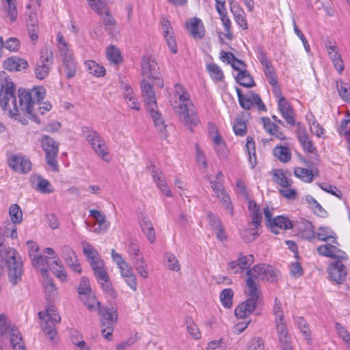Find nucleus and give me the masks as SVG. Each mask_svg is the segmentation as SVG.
Listing matches in <instances>:
<instances>
[{
    "mask_svg": "<svg viewBox=\"0 0 350 350\" xmlns=\"http://www.w3.org/2000/svg\"><path fill=\"white\" fill-rule=\"evenodd\" d=\"M343 260H337L329 264L328 273L330 279L336 284H342L347 278L345 266L342 263Z\"/></svg>",
    "mask_w": 350,
    "mask_h": 350,
    "instance_id": "obj_12",
    "label": "nucleus"
},
{
    "mask_svg": "<svg viewBox=\"0 0 350 350\" xmlns=\"http://www.w3.org/2000/svg\"><path fill=\"white\" fill-rule=\"evenodd\" d=\"M90 216L93 217L98 224V227L95 228L94 232L96 233L104 232L109 226V224L107 222L105 215L100 211L97 210H90Z\"/></svg>",
    "mask_w": 350,
    "mask_h": 350,
    "instance_id": "obj_33",
    "label": "nucleus"
},
{
    "mask_svg": "<svg viewBox=\"0 0 350 350\" xmlns=\"http://www.w3.org/2000/svg\"><path fill=\"white\" fill-rule=\"evenodd\" d=\"M271 231L275 234H279L280 230H288L293 227L292 221L283 215L274 217L269 226Z\"/></svg>",
    "mask_w": 350,
    "mask_h": 350,
    "instance_id": "obj_25",
    "label": "nucleus"
},
{
    "mask_svg": "<svg viewBox=\"0 0 350 350\" xmlns=\"http://www.w3.org/2000/svg\"><path fill=\"white\" fill-rule=\"evenodd\" d=\"M27 15L26 27L29 36L32 42H36L38 39L39 34L38 14L36 11L29 10V12H27Z\"/></svg>",
    "mask_w": 350,
    "mask_h": 350,
    "instance_id": "obj_17",
    "label": "nucleus"
},
{
    "mask_svg": "<svg viewBox=\"0 0 350 350\" xmlns=\"http://www.w3.org/2000/svg\"><path fill=\"white\" fill-rule=\"evenodd\" d=\"M234 293L231 288H225L220 293V301L226 308H230L232 306V298Z\"/></svg>",
    "mask_w": 350,
    "mask_h": 350,
    "instance_id": "obj_49",
    "label": "nucleus"
},
{
    "mask_svg": "<svg viewBox=\"0 0 350 350\" xmlns=\"http://www.w3.org/2000/svg\"><path fill=\"white\" fill-rule=\"evenodd\" d=\"M18 107L24 115L29 116L30 118L36 123L41 124L40 120L36 116L35 112V104L44 98L46 90L42 86H38L29 91L19 88Z\"/></svg>",
    "mask_w": 350,
    "mask_h": 350,
    "instance_id": "obj_5",
    "label": "nucleus"
},
{
    "mask_svg": "<svg viewBox=\"0 0 350 350\" xmlns=\"http://www.w3.org/2000/svg\"><path fill=\"white\" fill-rule=\"evenodd\" d=\"M63 65L64 66L65 72L66 73V78L68 79L73 78L77 72V63L74 58L64 59Z\"/></svg>",
    "mask_w": 350,
    "mask_h": 350,
    "instance_id": "obj_47",
    "label": "nucleus"
},
{
    "mask_svg": "<svg viewBox=\"0 0 350 350\" xmlns=\"http://www.w3.org/2000/svg\"><path fill=\"white\" fill-rule=\"evenodd\" d=\"M141 90L146 108L148 107H157L155 94L152 85L145 79H143L141 82Z\"/></svg>",
    "mask_w": 350,
    "mask_h": 350,
    "instance_id": "obj_21",
    "label": "nucleus"
},
{
    "mask_svg": "<svg viewBox=\"0 0 350 350\" xmlns=\"http://www.w3.org/2000/svg\"><path fill=\"white\" fill-rule=\"evenodd\" d=\"M258 236L257 229L246 228L241 232V237L245 243H250L254 241Z\"/></svg>",
    "mask_w": 350,
    "mask_h": 350,
    "instance_id": "obj_62",
    "label": "nucleus"
},
{
    "mask_svg": "<svg viewBox=\"0 0 350 350\" xmlns=\"http://www.w3.org/2000/svg\"><path fill=\"white\" fill-rule=\"evenodd\" d=\"M38 316L40 319H52L55 322H60L61 317L57 313V310L53 306H49L45 312H39Z\"/></svg>",
    "mask_w": 350,
    "mask_h": 350,
    "instance_id": "obj_52",
    "label": "nucleus"
},
{
    "mask_svg": "<svg viewBox=\"0 0 350 350\" xmlns=\"http://www.w3.org/2000/svg\"><path fill=\"white\" fill-rule=\"evenodd\" d=\"M328 55L331 59L334 68L338 70L339 74H341L344 70L345 66L339 51L331 54H328Z\"/></svg>",
    "mask_w": 350,
    "mask_h": 350,
    "instance_id": "obj_53",
    "label": "nucleus"
},
{
    "mask_svg": "<svg viewBox=\"0 0 350 350\" xmlns=\"http://www.w3.org/2000/svg\"><path fill=\"white\" fill-rule=\"evenodd\" d=\"M267 267V265L265 264L256 265L252 269H249L247 271V275L256 280H260L264 273L263 272L266 271Z\"/></svg>",
    "mask_w": 350,
    "mask_h": 350,
    "instance_id": "obj_51",
    "label": "nucleus"
},
{
    "mask_svg": "<svg viewBox=\"0 0 350 350\" xmlns=\"http://www.w3.org/2000/svg\"><path fill=\"white\" fill-rule=\"evenodd\" d=\"M29 66L27 61L23 58L13 56L8 58L3 62L5 69L10 71H21Z\"/></svg>",
    "mask_w": 350,
    "mask_h": 350,
    "instance_id": "obj_22",
    "label": "nucleus"
},
{
    "mask_svg": "<svg viewBox=\"0 0 350 350\" xmlns=\"http://www.w3.org/2000/svg\"><path fill=\"white\" fill-rule=\"evenodd\" d=\"M42 150L46 154L47 164L51 167L53 172L59 170L57 163V154L59 152V144L51 137L44 135L40 139Z\"/></svg>",
    "mask_w": 350,
    "mask_h": 350,
    "instance_id": "obj_9",
    "label": "nucleus"
},
{
    "mask_svg": "<svg viewBox=\"0 0 350 350\" xmlns=\"http://www.w3.org/2000/svg\"><path fill=\"white\" fill-rule=\"evenodd\" d=\"M294 174L306 183H311L314 176L313 170L302 167H295Z\"/></svg>",
    "mask_w": 350,
    "mask_h": 350,
    "instance_id": "obj_42",
    "label": "nucleus"
},
{
    "mask_svg": "<svg viewBox=\"0 0 350 350\" xmlns=\"http://www.w3.org/2000/svg\"><path fill=\"white\" fill-rule=\"evenodd\" d=\"M120 86L124 90V98L128 106L135 110L139 111L140 109V104L134 95L131 88L124 81H120Z\"/></svg>",
    "mask_w": 350,
    "mask_h": 350,
    "instance_id": "obj_28",
    "label": "nucleus"
},
{
    "mask_svg": "<svg viewBox=\"0 0 350 350\" xmlns=\"http://www.w3.org/2000/svg\"><path fill=\"white\" fill-rule=\"evenodd\" d=\"M257 57L262 66V70L269 84L273 87L275 94H280V90L278 85V78L271 62L267 56L266 52L261 46L256 49Z\"/></svg>",
    "mask_w": 350,
    "mask_h": 350,
    "instance_id": "obj_8",
    "label": "nucleus"
},
{
    "mask_svg": "<svg viewBox=\"0 0 350 350\" xmlns=\"http://www.w3.org/2000/svg\"><path fill=\"white\" fill-rule=\"evenodd\" d=\"M336 233L327 226H321L319 228L317 232H316V238L321 241H327L329 239H332V243H338L336 241Z\"/></svg>",
    "mask_w": 350,
    "mask_h": 350,
    "instance_id": "obj_37",
    "label": "nucleus"
},
{
    "mask_svg": "<svg viewBox=\"0 0 350 350\" xmlns=\"http://www.w3.org/2000/svg\"><path fill=\"white\" fill-rule=\"evenodd\" d=\"M8 164L14 171L21 174H27L31 170L30 160L21 155H12L8 160Z\"/></svg>",
    "mask_w": 350,
    "mask_h": 350,
    "instance_id": "obj_15",
    "label": "nucleus"
},
{
    "mask_svg": "<svg viewBox=\"0 0 350 350\" xmlns=\"http://www.w3.org/2000/svg\"><path fill=\"white\" fill-rule=\"evenodd\" d=\"M299 236L304 239L312 241L316 238L312 224L308 220L302 221L299 226Z\"/></svg>",
    "mask_w": 350,
    "mask_h": 350,
    "instance_id": "obj_30",
    "label": "nucleus"
},
{
    "mask_svg": "<svg viewBox=\"0 0 350 350\" xmlns=\"http://www.w3.org/2000/svg\"><path fill=\"white\" fill-rule=\"evenodd\" d=\"M336 85L341 98L346 102L350 103V84L339 80L336 81Z\"/></svg>",
    "mask_w": 350,
    "mask_h": 350,
    "instance_id": "obj_45",
    "label": "nucleus"
},
{
    "mask_svg": "<svg viewBox=\"0 0 350 350\" xmlns=\"http://www.w3.org/2000/svg\"><path fill=\"white\" fill-rule=\"evenodd\" d=\"M185 27L191 36L196 40H201L205 36V29L202 21L197 18H189L185 23Z\"/></svg>",
    "mask_w": 350,
    "mask_h": 350,
    "instance_id": "obj_16",
    "label": "nucleus"
},
{
    "mask_svg": "<svg viewBox=\"0 0 350 350\" xmlns=\"http://www.w3.org/2000/svg\"><path fill=\"white\" fill-rule=\"evenodd\" d=\"M233 130L237 135L243 136L247 133V125L242 119H237L234 125Z\"/></svg>",
    "mask_w": 350,
    "mask_h": 350,
    "instance_id": "obj_64",
    "label": "nucleus"
},
{
    "mask_svg": "<svg viewBox=\"0 0 350 350\" xmlns=\"http://www.w3.org/2000/svg\"><path fill=\"white\" fill-rule=\"evenodd\" d=\"M83 253L88 258L92 267L96 265H103V261L102 260L98 252L88 242H83Z\"/></svg>",
    "mask_w": 350,
    "mask_h": 350,
    "instance_id": "obj_23",
    "label": "nucleus"
},
{
    "mask_svg": "<svg viewBox=\"0 0 350 350\" xmlns=\"http://www.w3.org/2000/svg\"><path fill=\"white\" fill-rule=\"evenodd\" d=\"M276 333L282 350H293L292 338L286 322L275 323Z\"/></svg>",
    "mask_w": 350,
    "mask_h": 350,
    "instance_id": "obj_14",
    "label": "nucleus"
},
{
    "mask_svg": "<svg viewBox=\"0 0 350 350\" xmlns=\"http://www.w3.org/2000/svg\"><path fill=\"white\" fill-rule=\"evenodd\" d=\"M317 250L318 254L323 256L334 258L336 260H348L347 254L345 252L337 248L335 245L332 244L321 245L319 246Z\"/></svg>",
    "mask_w": 350,
    "mask_h": 350,
    "instance_id": "obj_13",
    "label": "nucleus"
},
{
    "mask_svg": "<svg viewBox=\"0 0 350 350\" xmlns=\"http://www.w3.org/2000/svg\"><path fill=\"white\" fill-rule=\"evenodd\" d=\"M106 55L107 59L113 64H119L122 62L120 51L113 45L107 49Z\"/></svg>",
    "mask_w": 350,
    "mask_h": 350,
    "instance_id": "obj_46",
    "label": "nucleus"
},
{
    "mask_svg": "<svg viewBox=\"0 0 350 350\" xmlns=\"http://www.w3.org/2000/svg\"><path fill=\"white\" fill-rule=\"evenodd\" d=\"M0 334L9 336L14 350H26L22 336L16 326L7 321L6 315L0 314Z\"/></svg>",
    "mask_w": 350,
    "mask_h": 350,
    "instance_id": "obj_7",
    "label": "nucleus"
},
{
    "mask_svg": "<svg viewBox=\"0 0 350 350\" xmlns=\"http://www.w3.org/2000/svg\"><path fill=\"white\" fill-rule=\"evenodd\" d=\"M7 267L10 282L17 284L21 280L23 271V262L17 252L12 247H5L3 244L0 246V275Z\"/></svg>",
    "mask_w": 350,
    "mask_h": 350,
    "instance_id": "obj_4",
    "label": "nucleus"
},
{
    "mask_svg": "<svg viewBox=\"0 0 350 350\" xmlns=\"http://www.w3.org/2000/svg\"><path fill=\"white\" fill-rule=\"evenodd\" d=\"M261 121L263 124L264 129L269 134L276 137L281 140L286 139L284 134L280 131L279 126L275 123L271 122L269 118L263 117L261 118Z\"/></svg>",
    "mask_w": 350,
    "mask_h": 350,
    "instance_id": "obj_34",
    "label": "nucleus"
},
{
    "mask_svg": "<svg viewBox=\"0 0 350 350\" xmlns=\"http://www.w3.org/2000/svg\"><path fill=\"white\" fill-rule=\"evenodd\" d=\"M31 259L33 265L40 271L43 276H46L48 274V267H51L48 260L42 255H34Z\"/></svg>",
    "mask_w": 350,
    "mask_h": 350,
    "instance_id": "obj_38",
    "label": "nucleus"
},
{
    "mask_svg": "<svg viewBox=\"0 0 350 350\" xmlns=\"http://www.w3.org/2000/svg\"><path fill=\"white\" fill-rule=\"evenodd\" d=\"M306 200L310 208L313 211L314 214L323 217L326 213V211L323 209L321 205L312 196H307Z\"/></svg>",
    "mask_w": 350,
    "mask_h": 350,
    "instance_id": "obj_48",
    "label": "nucleus"
},
{
    "mask_svg": "<svg viewBox=\"0 0 350 350\" xmlns=\"http://www.w3.org/2000/svg\"><path fill=\"white\" fill-rule=\"evenodd\" d=\"M291 173L282 170H273V181L283 188H288L291 185L292 181L289 178Z\"/></svg>",
    "mask_w": 350,
    "mask_h": 350,
    "instance_id": "obj_32",
    "label": "nucleus"
},
{
    "mask_svg": "<svg viewBox=\"0 0 350 350\" xmlns=\"http://www.w3.org/2000/svg\"><path fill=\"white\" fill-rule=\"evenodd\" d=\"M147 112L149 113L150 118H152L154 126L157 129L162 133H164L166 131V124L163 118V116L161 113L159 112L157 107H148L146 108Z\"/></svg>",
    "mask_w": 350,
    "mask_h": 350,
    "instance_id": "obj_29",
    "label": "nucleus"
},
{
    "mask_svg": "<svg viewBox=\"0 0 350 350\" xmlns=\"http://www.w3.org/2000/svg\"><path fill=\"white\" fill-rule=\"evenodd\" d=\"M254 261V258L252 254L243 256L242 253H240L238 258L239 267L242 270L247 269L250 267Z\"/></svg>",
    "mask_w": 350,
    "mask_h": 350,
    "instance_id": "obj_61",
    "label": "nucleus"
},
{
    "mask_svg": "<svg viewBox=\"0 0 350 350\" xmlns=\"http://www.w3.org/2000/svg\"><path fill=\"white\" fill-rule=\"evenodd\" d=\"M92 269L98 282L101 281L106 282L107 279H109V277L104 269V265H96L94 267H92Z\"/></svg>",
    "mask_w": 350,
    "mask_h": 350,
    "instance_id": "obj_63",
    "label": "nucleus"
},
{
    "mask_svg": "<svg viewBox=\"0 0 350 350\" xmlns=\"http://www.w3.org/2000/svg\"><path fill=\"white\" fill-rule=\"evenodd\" d=\"M237 83L245 88H252L256 85L254 80L247 70L238 72L235 77Z\"/></svg>",
    "mask_w": 350,
    "mask_h": 350,
    "instance_id": "obj_39",
    "label": "nucleus"
},
{
    "mask_svg": "<svg viewBox=\"0 0 350 350\" xmlns=\"http://www.w3.org/2000/svg\"><path fill=\"white\" fill-rule=\"evenodd\" d=\"M295 322L303 335L308 339L310 336V331L306 321L302 317H295Z\"/></svg>",
    "mask_w": 350,
    "mask_h": 350,
    "instance_id": "obj_60",
    "label": "nucleus"
},
{
    "mask_svg": "<svg viewBox=\"0 0 350 350\" xmlns=\"http://www.w3.org/2000/svg\"><path fill=\"white\" fill-rule=\"evenodd\" d=\"M81 299L90 310H94L96 305L98 306V315L100 318L101 332L105 338L111 340L114 325L118 321L117 311L113 308L101 306L100 303L96 300L94 295L90 294Z\"/></svg>",
    "mask_w": 350,
    "mask_h": 350,
    "instance_id": "obj_3",
    "label": "nucleus"
},
{
    "mask_svg": "<svg viewBox=\"0 0 350 350\" xmlns=\"http://www.w3.org/2000/svg\"><path fill=\"white\" fill-rule=\"evenodd\" d=\"M81 135L92 146L98 156L101 157L104 161L109 162V159L107 158L109 152L106 144L95 130L90 126H82Z\"/></svg>",
    "mask_w": 350,
    "mask_h": 350,
    "instance_id": "obj_6",
    "label": "nucleus"
},
{
    "mask_svg": "<svg viewBox=\"0 0 350 350\" xmlns=\"http://www.w3.org/2000/svg\"><path fill=\"white\" fill-rule=\"evenodd\" d=\"M236 92L237 93L239 105L243 109L250 110L254 105H256L259 111H267L265 105L258 94L250 91L247 94H243L239 88H236Z\"/></svg>",
    "mask_w": 350,
    "mask_h": 350,
    "instance_id": "obj_10",
    "label": "nucleus"
},
{
    "mask_svg": "<svg viewBox=\"0 0 350 350\" xmlns=\"http://www.w3.org/2000/svg\"><path fill=\"white\" fill-rule=\"evenodd\" d=\"M91 8L99 15H102L109 11L105 3L100 0H88Z\"/></svg>",
    "mask_w": 350,
    "mask_h": 350,
    "instance_id": "obj_58",
    "label": "nucleus"
},
{
    "mask_svg": "<svg viewBox=\"0 0 350 350\" xmlns=\"http://www.w3.org/2000/svg\"><path fill=\"white\" fill-rule=\"evenodd\" d=\"M9 215L12 224H18L23 220V213L20 206L16 204H12L9 208Z\"/></svg>",
    "mask_w": 350,
    "mask_h": 350,
    "instance_id": "obj_44",
    "label": "nucleus"
},
{
    "mask_svg": "<svg viewBox=\"0 0 350 350\" xmlns=\"http://www.w3.org/2000/svg\"><path fill=\"white\" fill-rule=\"evenodd\" d=\"M185 323L187 325V332L191 336L196 340L200 339L201 338V333L198 325L194 323L192 318L190 317H186L185 319Z\"/></svg>",
    "mask_w": 350,
    "mask_h": 350,
    "instance_id": "obj_43",
    "label": "nucleus"
},
{
    "mask_svg": "<svg viewBox=\"0 0 350 350\" xmlns=\"http://www.w3.org/2000/svg\"><path fill=\"white\" fill-rule=\"evenodd\" d=\"M216 10L220 16V19L222 21V24L224 29L231 28V22L228 16L227 11L225 7V1H218L216 3Z\"/></svg>",
    "mask_w": 350,
    "mask_h": 350,
    "instance_id": "obj_41",
    "label": "nucleus"
},
{
    "mask_svg": "<svg viewBox=\"0 0 350 350\" xmlns=\"http://www.w3.org/2000/svg\"><path fill=\"white\" fill-rule=\"evenodd\" d=\"M15 85L9 77L0 76V106L3 111L8 112V116L26 125L28 121L26 118L21 116V111L18 107L15 96Z\"/></svg>",
    "mask_w": 350,
    "mask_h": 350,
    "instance_id": "obj_2",
    "label": "nucleus"
},
{
    "mask_svg": "<svg viewBox=\"0 0 350 350\" xmlns=\"http://www.w3.org/2000/svg\"><path fill=\"white\" fill-rule=\"evenodd\" d=\"M275 95L277 97H279L278 108L282 117L289 125L294 126L295 124V119L293 107L281 94Z\"/></svg>",
    "mask_w": 350,
    "mask_h": 350,
    "instance_id": "obj_18",
    "label": "nucleus"
},
{
    "mask_svg": "<svg viewBox=\"0 0 350 350\" xmlns=\"http://www.w3.org/2000/svg\"><path fill=\"white\" fill-rule=\"evenodd\" d=\"M141 69L142 76L148 79L157 78V75L159 74L157 63L148 57H143Z\"/></svg>",
    "mask_w": 350,
    "mask_h": 350,
    "instance_id": "obj_20",
    "label": "nucleus"
},
{
    "mask_svg": "<svg viewBox=\"0 0 350 350\" xmlns=\"http://www.w3.org/2000/svg\"><path fill=\"white\" fill-rule=\"evenodd\" d=\"M40 320L44 333L51 341H53L57 335L55 325L59 322H55L52 319H40Z\"/></svg>",
    "mask_w": 350,
    "mask_h": 350,
    "instance_id": "obj_36",
    "label": "nucleus"
},
{
    "mask_svg": "<svg viewBox=\"0 0 350 350\" xmlns=\"http://www.w3.org/2000/svg\"><path fill=\"white\" fill-rule=\"evenodd\" d=\"M165 258L167 262V267L170 270L174 271L180 270V265L174 254L171 252H166L165 254Z\"/></svg>",
    "mask_w": 350,
    "mask_h": 350,
    "instance_id": "obj_59",
    "label": "nucleus"
},
{
    "mask_svg": "<svg viewBox=\"0 0 350 350\" xmlns=\"http://www.w3.org/2000/svg\"><path fill=\"white\" fill-rule=\"evenodd\" d=\"M273 314L275 316V323H283L285 322L284 319V312L282 307L281 301L278 299H275V304L273 306Z\"/></svg>",
    "mask_w": 350,
    "mask_h": 350,
    "instance_id": "obj_57",
    "label": "nucleus"
},
{
    "mask_svg": "<svg viewBox=\"0 0 350 350\" xmlns=\"http://www.w3.org/2000/svg\"><path fill=\"white\" fill-rule=\"evenodd\" d=\"M87 70L95 77H103L105 75V68L97 64L95 61L88 60L85 62Z\"/></svg>",
    "mask_w": 350,
    "mask_h": 350,
    "instance_id": "obj_40",
    "label": "nucleus"
},
{
    "mask_svg": "<svg viewBox=\"0 0 350 350\" xmlns=\"http://www.w3.org/2000/svg\"><path fill=\"white\" fill-rule=\"evenodd\" d=\"M139 225L143 233L150 243H154L156 240V234L151 221L147 217H142L139 219Z\"/></svg>",
    "mask_w": 350,
    "mask_h": 350,
    "instance_id": "obj_31",
    "label": "nucleus"
},
{
    "mask_svg": "<svg viewBox=\"0 0 350 350\" xmlns=\"http://www.w3.org/2000/svg\"><path fill=\"white\" fill-rule=\"evenodd\" d=\"M119 269L125 282L133 291H135L137 290V278L132 267L126 263L120 267Z\"/></svg>",
    "mask_w": 350,
    "mask_h": 350,
    "instance_id": "obj_27",
    "label": "nucleus"
},
{
    "mask_svg": "<svg viewBox=\"0 0 350 350\" xmlns=\"http://www.w3.org/2000/svg\"><path fill=\"white\" fill-rule=\"evenodd\" d=\"M207 70L211 78L216 81H221L224 77L221 69L215 64H208Z\"/></svg>",
    "mask_w": 350,
    "mask_h": 350,
    "instance_id": "obj_55",
    "label": "nucleus"
},
{
    "mask_svg": "<svg viewBox=\"0 0 350 350\" xmlns=\"http://www.w3.org/2000/svg\"><path fill=\"white\" fill-rule=\"evenodd\" d=\"M150 173L159 190L167 197H172V191L161 170L155 165H152Z\"/></svg>",
    "mask_w": 350,
    "mask_h": 350,
    "instance_id": "obj_19",
    "label": "nucleus"
},
{
    "mask_svg": "<svg viewBox=\"0 0 350 350\" xmlns=\"http://www.w3.org/2000/svg\"><path fill=\"white\" fill-rule=\"evenodd\" d=\"M310 116L313 118L312 114H310ZM306 119L308 121L310 131L319 137H322L324 134L325 129L318 123L316 120H313L311 122V120L309 118L308 115H307Z\"/></svg>",
    "mask_w": 350,
    "mask_h": 350,
    "instance_id": "obj_56",
    "label": "nucleus"
},
{
    "mask_svg": "<svg viewBox=\"0 0 350 350\" xmlns=\"http://www.w3.org/2000/svg\"><path fill=\"white\" fill-rule=\"evenodd\" d=\"M53 63V55L51 51H46L41 55L35 67V76L38 79H45L50 73Z\"/></svg>",
    "mask_w": 350,
    "mask_h": 350,
    "instance_id": "obj_11",
    "label": "nucleus"
},
{
    "mask_svg": "<svg viewBox=\"0 0 350 350\" xmlns=\"http://www.w3.org/2000/svg\"><path fill=\"white\" fill-rule=\"evenodd\" d=\"M256 279L251 277H247L246 280V286L247 291L245 292L246 294L250 296L248 299H253V300L257 304V301L260 297V291L259 290V285L256 282Z\"/></svg>",
    "mask_w": 350,
    "mask_h": 350,
    "instance_id": "obj_35",
    "label": "nucleus"
},
{
    "mask_svg": "<svg viewBox=\"0 0 350 350\" xmlns=\"http://www.w3.org/2000/svg\"><path fill=\"white\" fill-rule=\"evenodd\" d=\"M256 305L253 299H247L235 308L234 314L239 319L245 318L254 311Z\"/></svg>",
    "mask_w": 350,
    "mask_h": 350,
    "instance_id": "obj_24",
    "label": "nucleus"
},
{
    "mask_svg": "<svg viewBox=\"0 0 350 350\" xmlns=\"http://www.w3.org/2000/svg\"><path fill=\"white\" fill-rule=\"evenodd\" d=\"M135 270L137 271L139 275L143 278H147L148 277V273L147 271V266L145 262L144 258H137L132 261Z\"/></svg>",
    "mask_w": 350,
    "mask_h": 350,
    "instance_id": "obj_54",
    "label": "nucleus"
},
{
    "mask_svg": "<svg viewBox=\"0 0 350 350\" xmlns=\"http://www.w3.org/2000/svg\"><path fill=\"white\" fill-rule=\"evenodd\" d=\"M31 182L33 187L38 191L42 193H53L54 189L51 183L46 179L43 178L40 175H33L31 177Z\"/></svg>",
    "mask_w": 350,
    "mask_h": 350,
    "instance_id": "obj_26",
    "label": "nucleus"
},
{
    "mask_svg": "<svg viewBox=\"0 0 350 350\" xmlns=\"http://www.w3.org/2000/svg\"><path fill=\"white\" fill-rule=\"evenodd\" d=\"M175 94L178 97V103L174 109L180 122L193 132V127L200 123V120L189 94L179 83L175 85Z\"/></svg>",
    "mask_w": 350,
    "mask_h": 350,
    "instance_id": "obj_1",
    "label": "nucleus"
},
{
    "mask_svg": "<svg viewBox=\"0 0 350 350\" xmlns=\"http://www.w3.org/2000/svg\"><path fill=\"white\" fill-rule=\"evenodd\" d=\"M274 155L281 161L287 162L291 158V153L286 146H276L274 148Z\"/></svg>",
    "mask_w": 350,
    "mask_h": 350,
    "instance_id": "obj_50",
    "label": "nucleus"
}]
</instances>
